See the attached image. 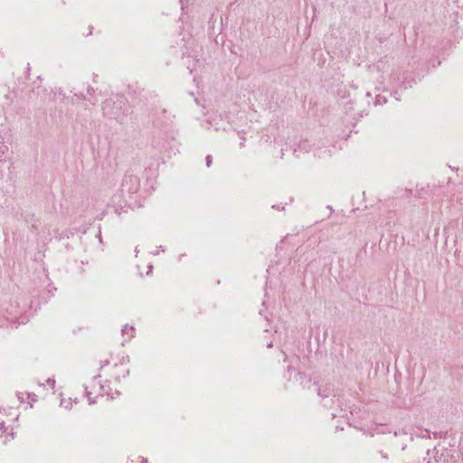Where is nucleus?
<instances>
[{"label":"nucleus","mask_w":463,"mask_h":463,"mask_svg":"<svg viewBox=\"0 0 463 463\" xmlns=\"http://www.w3.org/2000/svg\"><path fill=\"white\" fill-rule=\"evenodd\" d=\"M18 417H19V414H18V413H16V414L14 415V420H18Z\"/></svg>","instance_id":"nucleus-4"},{"label":"nucleus","mask_w":463,"mask_h":463,"mask_svg":"<svg viewBox=\"0 0 463 463\" xmlns=\"http://www.w3.org/2000/svg\"><path fill=\"white\" fill-rule=\"evenodd\" d=\"M46 383H47V385H48L52 390H53V389H54V385H55V381H54V380H52V379H48V380L46 381Z\"/></svg>","instance_id":"nucleus-2"},{"label":"nucleus","mask_w":463,"mask_h":463,"mask_svg":"<svg viewBox=\"0 0 463 463\" xmlns=\"http://www.w3.org/2000/svg\"><path fill=\"white\" fill-rule=\"evenodd\" d=\"M0 429H4V421L3 420H1V422H0Z\"/></svg>","instance_id":"nucleus-3"},{"label":"nucleus","mask_w":463,"mask_h":463,"mask_svg":"<svg viewBox=\"0 0 463 463\" xmlns=\"http://www.w3.org/2000/svg\"><path fill=\"white\" fill-rule=\"evenodd\" d=\"M128 362L124 357L121 359L119 365L117 363H114L112 368H109L106 372V375L113 381H119L121 378H125L128 373V370L126 368L125 364Z\"/></svg>","instance_id":"nucleus-1"}]
</instances>
